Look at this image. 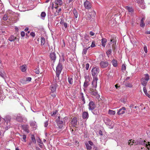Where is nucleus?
Masks as SVG:
<instances>
[{"mask_svg":"<svg viewBox=\"0 0 150 150\" xmlns=\"http://www.w3.org/2000/svg\"><path fill=\"white\" fill-rule=\"evenodd\" d=\"M134 140L131 139L129 140L128 142V144L130 145H133V143H135V145H142L144 146L147 148V149L149 150L150 147V144L149 142H148V144H147V142H146L145 140H143L141 139H137L136 141L134 142Z\"/></svg>","mask_w":150,"mask_h":150,"instance_id":"obj_1","label":"nucleus"},{"mask_svg":"<svg viewBox=\"0 0 150 150\" xmlns=\"http://www.w3.org/2000/svg\"><path fill=\"white\" fill-rule=\"evenodd\" d=\"M65 117L61 118L60 116H58L56 120V122L58 127L62 129L63 127V124L65 123L64 119Z\"/></svg>","mask_w":150,"mask_h":150,"instance_id":"obj_2","label":"nucleus"},{"mask_svg":"<svg viewBox=\"0 0 150 150\" xmlns=\"http://www.w3.org/2000/svg\"><path fill=\"white\" fill-rule=\"evenodd\" d=\"M62 69L63 67L62 64L59 62L56 67V76L57 77L58 79H59V76Z\"/></svg>","mask_w":150,"mask_h":150,"instance_id":"obj_3","label":"nucleus"},{"mask_svg":"<svg viewBox=\"0 0 150 150\" xmlns=\"http://www.w3.org/2000/svg\"><path fill=\"white\" fill-rule=\"evenodd\" d=\"M104 121L106 125L109 126V128L110 129H112L114 126V124L108 118H105Z\"/></svg>","mask_w":150,"mask_h":150,"instance_id":"obj_4","label":"nucleus"},{"mask_svg":"<svg viewBox=\"0 0 150 150\" xmlns=\"http://www.w3.org/2000/svg\"><path fill=\"white\" fill-rule=\"evenodd\" d=\"M89 93L91 95L96 97L97 99H99L100 97L99 95L98 94L97 91L96 89L90 88L89 89Z\"/></svg>","mask_w":150,"mask_h":150,"instance_id":"obj_5","label":"nucleus"},{"mask_svg":"<svg viewBox=\"0 0 150 150\" xmlns=\"http://www.w3.org/2000/svg\"><path fill=\"white\" fill-rule=\"evenodd\" d=\"M49 51L51 52L50 54V57L51 60L54 62L56 59V56L55 53V50L53 49H50Z\"/></svg>","mask_w":150,"mask_h":150,"instance_id":"obj_6","label":"nucleus"},{"mask_svg":"<svg viewBox=\"0 0 150 150\" xmlns=\"http://www.w3.org/2000/svg\"><path fill=\"white\" fill-rule=\"evenodd\" d=\"M99 71L100 69L98 68H93L91 71L92 76L93 77H97Z\"/></svg>","mask_w":150,"mask_h":150,"instance_id":"obj_7","label":"nucleus"},{"mask_svg":"<svg viewBox=\"0 0 150 150\" xmlns=\"http://www.w3.org/2000/svg\"><path fill=\"white\" fill-rule=\"evenodd\" d=\"M14 118L17 121L19 122H21L24 119V117L20 114H18L14 115Z\"/></svg>","mask_w":150,"mask_h":150,"instance_id":"obj_8","label":"nucleus"},{"mask_svg":"<svg viewBox=\"0 0 150 150\" xmlns=\"http://www.w3.org/2000/svg\"><path fill=\"white\" fill-rule=\"evenodd\" d=\"M84 6L86 9H89L92 7V4L89 1L86 0L84 3Z\"/></svg>","mask_w":150,"mask_h":150,"instance_id":"obj_9","label":"nucleus"},{"mask_svg":"<svg viewBox=\"0 0 150 150\" xmlns=\"http://www.w3.org/2000/svg\"><path fill=\"white\" fill-rule=\"evenodd\" d=\"M11 120V117L9 116H7L4 119L5 121L4 124L6 125V126L8 127L10 126V122Z\"/></svg>","mask_w":150,"mask_h":150,"instance_id":"obj_10","label":"nucleus"},{"mask_svg":"<svg viewBox=\"0 0 150 150\" xmlns=\"http://www.w3.org/2000/svg\"><path fill=\"white\" fill-rule=\"evenodd\" d=\"M88 109L90 110H93L96 107V105L94 102L92 101H91L88 104Z\"/></svg>","mask_w":150,"mask_h":150,"instance_id":"obj_11","label":"nucleus"},{"mask_svg":"<svg viewBox=\"0 0 150 150\" xmlns=\"http://www.w3.org/2000/svg\"><path fill=\"white\" fill-rule=\"evenodd\" d=\"M100 65L102 68H105L108 65V63L106 61H102L100 63Z\"/></svg>","mask_w":150,"mask_h":150,"instance_id":"obj_12","label":"nucleus"},{"mask_svg":"<svg viewBox=\"0 0 150 150\" xmlns=\"http://www.w3.org/2000/svg\"><path fill=\"white\" fill-rule=\"evenodd\" d=\"M98 80L97 77H93V81L92 83V87L95 89L97 87V81Z\"/></svg>","mask_w":150,"mask_h":150,"instance_id":"obj_13","label":"nucleus"},{"mask_svg":"<svg viewBox=\"0 0 150 150\" xmlns=\"http://www.w3.org/2000/svg\"><path fill=\"white\" fill-rule=\"evenodd\" d=\"M57 85L56 83H55L52 84L50 87V89L51 90V91L53 92H56V90L57 88Z\"/></svg>","mask_w":150,"mask_h":150,"instance_id":"obj_14","label":"nucleus"},{"mask_svg":"<svg viewBox=\"0 0 150 150\" xmlns=\"http://www.w3.org/2000/svg\"><path fill=\"white\" fill-rule=\"evenodd\" d=\"M30 124L31 127H32L33 130H35L36 129L37 125L36 122L34 121H31L30 122Z\"/></svg>","mask_w":150,"mask_h":150,"instance_id":"obj_15","label":"nucleus"},{"mask_svg":"<svg viewBox=\"0 0 150 150\" xmlns=\"http://www.w3.org/2000/svg\"><path fill=\"white\" fill-rule=\"evenodd\" d=\"M126 110V108L125 107H122L117 112V114L119 115L123 114L125 113V111Z\"/></svg>","mask_w":150,"mask_h":150,"instance_id":"obj_16","label":"nucleus"},{"mask_svg":"<svg viewBox=\"0 0 150 150\" xmlns=\"http://www.w3.org/2000/svg\"><path fill=\"white\" fill-rule=\"evenodd\" d=\"M77 118L76 117H74L72 120L71 124L72 126L75 127L77 125Z\"/></svg>","mask_w":150,"mask_h":150,"instance_id":"obj_17","label":"nucleus"},{"mask_svg":"<svg viewBox=\"0 0 150 150\" xmlns=\"http://www.w3.org/2000/svg\"><path fill=\"white\" fill-rule=\"evenodd\" d=\"M82 116L83 119H87L89 117L88 114V112L84 111L83 112Z\"/></svg>","mask_w":150,"mask_h":150,"instance_id":"obj_18","label":"nucleus"},{"mask_svg":"<svg viewBox=\"0 0 150 150\" xmlns=\"http://www.w3.org/2000/svg\"><path fill=\"white\" fill-rule=\"evenodd\" d=\"M90 81L89 79L86 78L84 83L83 87L84 88H86L89 85V82Z\"/></svg>","mask_w":150,"mask_h":150,"instance_id":"obj_19","label":"nucleus"},{"mask_svg":"<svg viewBox=\"0 0 150 150\" xmlns=\"http://www.w3.org/2000/svg\"><path fill=\"white\" fill-rule=\"evenodd\" d=\"M22 128L24 131L28 133L29 132V130H28L29 126L28 125H24L22 126Z\"/></svg>","mask_w":150,"mask_h":150,"instance_id":"obj_20","label":"nucleus"},{"mask_svg":"<svg viewBox=\"0 0 150 150\" xmlns=\"http://www.w3.org/2000/svg\"><path fill=\"white\" fill-rule=\"evenodd\" d=\"M147 81H146L144 79L143 77L141 78V84L144 86H146L148 82Z\"/></svg>","mask_w":150,"mask_h":150,"instance_id":"obj_21","label":"nucleus"},{"mask_svg":"<svg viewBox=\"0 0 150 150\" xmlns=\"http://www.w3.org/2000/svg\"><path fill=\"white\" fill-rule=\"evenodd\" d=\"M125 8L127 9L129 12L132 14L134 12V10L132 7H131L128 6H126L125 7Z\"/></svg>","mask_w":150,"mask_h":150,"instance_id":"obj_22","label":"nucleus"},{"mask_svg":"<svg viewBox=\"0 0 150 150\" xmlns=\"http://www.w3.org/2000/svg\"><path fill=\"white\" fill-rule=\"evenodd\" d=\"M79 97L80 99L83 102V104H84L85 103V98L83 96V93L81 92L79 94Z\"/></svg>","mask_w":150,"mask_h":150,"instance_id":"obj_23","label":"nucleus"},{"mask_svg":"<svg viewBox=\"0 0 150 150\" xmlns=\"http://www.w3.org/2000/svg\"><path fill=\"white\" fill-rule=\"evenodd\" d=\"M63 18H62L60 19L61 21L60 23L62 25H63L65 28H67V24L66 23H65L63 20Z\"/></svg>","mask_w":150,"mask_h":150,"instance_id":"obj_24","label":"nucleus"},{"mask_svg":"<svg viewBox=\"0 0 150 150\" xmlns=\"http://www.w3.org/2000/svg\"><path fill=\"white\" fill-rule=\"evenodd\" d=\"M17 39H18V38L12 35L10 36L8 39V40L11 42H12L14 41L15 40H16Z\"/></svg>","mask_w":150,"mask_h":150,"instance_id":"obj_25","label":"nucleus"},{"mask_svg":"<svg viewBox=\"0 0 150 150\" xmlns=\"http://www.w3.org/2000/svg\"><path fill=\"white\" fill-rule=\"evenodd\" d=\"M68 81L69 84H71L73 83V76H69L68 77Z\"/></svg>","mask_w":150,"mask_h":150,"instance_id":"obj_26","label":"nucleus"},{"mask_svg":"<svg viewBox=\"0 0 150 150\" xmlns=\"http://www.w3.org/2000/svg\"><path fill=\"white\" fill-rule=\"evenodd\" d=\"M107 41V40L105 38H103L101 40L102 45L104 47L105 46Z\"/></svg>","mask_w":150,"mask_h":150,"instance_id":"obj_27","label":"nucleus"},{"mask_svg":"<svg viewBox=\"0 0 150 150\" xmlns=\"http://www.w3.org/2000/svg\"><path fill=\"white\" fill-rule=\"evenodd\" d=\"M55 4L57 5L61 6L63 2L61 0H55Z\"/></svg>","mask_w":150,"mask_h":150,"instance_id":"obj_28","label":"nucleus"},{"mask_svg":"<svg viewBox=\"0 0 150 150\" xmlns=\"http://www.w3.org/2000/svg\"><path fill=\"white\" fill-rule=\"evenodd\" d=\"M21 69L22 72H25L27 70V66L26 65H23L21 67Z\"/></svg>","mask_w":150,"mask_h":150,"instance_id":"obj_29","label":"nucleus"},{"mask_svg":"<svg viewBox=\"0 0 150 150\" xmlns=\"http://www.w3.org/2000/svg\"><path fill=\"white\" fill-rule=\"evenodd\" d=\"M112 64L114 67H116L117 66V61L113 59L112 61Z\"/></svg>","mask_w":150,"mask_h":150,"instance_id":"obj_30","label":"nucleus"},{"mask_svg":"<svg viewBox=\"0 0 150 150\" xmlns=\"http://www.w3.org/2000/svg\"><path fill=\"white\" fill-rule=\"evenodd\" d=\"M144 18H142L141 20L140 23V26L142 27H144L145 26V23L144 22Z\"/></svg>","mask_w":150,"mask_h":150,"instance_id":"obj_31","label":"nucleus"},{"mask_svg":"<svg viewBox=\"0 0 150 150\" xmlns=\"http://www.w3.org/2000/svg\"><path fill=\"white\" fill-rule=\"evenodd\" d=\"M144 77H143L144 79L146 81H148L149 80V76L148 74H145L144 75Z\"/></svg>","mask_w":150,"mask_h":150,"instance_id":"obj_32","label":"nucleus"},{"mask_svg":"<svg viewBox=\"0 0 150 150\" xmlns=\"http://www.w3.org/2000/svg\"><path fill=\"white\" fill-rule=\"evenodd\" d=\"M73 14L74 15V17L76 18L78 17V13L76 9L74 8L73 10Z\"/></svg>","mask_w":150,"mask_h":150,"instance_id":"obj_33","label":"nucleus"},{"mask_svg":"<svg viewBox=\"0 0 150 150\" xmlns=\"http://www.w3.org/2000/svg\"><path fill=\"white\" fill-rule=\"evenodd\" d=\"M41 43L42 45H44L45 43V39L43 37H41Z\"/></svg>","mask_w":150,"mask_h":150,"instance_id":"obj_34","label":"nucleus"},{"mask_svg":"<svg viewBox=\"0 0 150 150\" xmlns=\"http://www.w3.org/2000/svg\"><path fill=\"white\" fill-rule=\"evenodd\" d=\"M90 48V47H88V48H84L82 51V54H86L87 53V51Z\"/></svg>","mask_w":150,"mask_h":150,"instance_id":"obj_35","label":"nucleus"},{"mask_svg":"<svg viewBox=\"0 0 150 150\" xmlns=\"http://www.w3.org/2000/svg\"><path fill=\"white\" fill-rule=\"evenodd\" d=\"M108 113L110 115H114L115 114V111L109 110L108 111Z\"/></svg>","mask_w":150,"mask_h":150,"instance_id":"obj_36","label":"nucleus"},{"mask_svg":"<svg viewBox=\"0 0 150 150\" xmlns=\"http://www.w3.org/2000/svg\"><path fill=\"white\" fill-rule=\"evenodd\" d=\"M92 13H93L94 16L96 15V13L94 12H93L91 13H89L87 15V16H90L88 18L89 19H90L91 18H92V16H91V15L92 14Z\"/></svg>","mask_w":150,"mask_h":150,"instance_id":"obj_37","label":"nucleus"},{"mask_svg":"<svg viewBox=\"0 0 150 150\" xmlns=\"http://www.w3.org/2000/svg\"><path fill=\"white\" fill-rule=\"evenodd\" d=\"M86 149L87 150H91L92 149V147L91 146L89 145V144L88 143H86L85 144Z\"/></svg>","mask_w":150,"mask_h":150,"instance_id":"obj_38","label":"nucleus"},{"mask_svg":"<svg viewBox=\"0 0 150 150\" xmlns=\"http://www.w3.org/2000/svg\"><path fill=\"white\" fill-rule=\"evenodd\" d=\"M144 3H140V7L143 9H144L145 8V5Z\"/></svg>","mask_w":150,"mask_h":150,"instance_id":"obj_39","label":"nucleus"},{"mask_svg":"<svg viewBox=\"0 0 150 150\" xmlns=\"http://www.w3.org/2000/svg\"><path fill=\"white\" fill-rule=\"evenodd\" d=\"M20 82L23 84H26L27 83L26 79H23L20 80Z\"/></svg>","mask_w":150,"mask_h":150,"instance_id":"obj_40","label":"nucleus"},{"mask_svg":"<svg viewBox=\"0 0 150 150\" xmlns=\"http://www.w3.org/2000/svg\"><path fill=\"white\" fill-rule=\"evenodd\" d=\"M92 112L94 115H98L99 113L98 110L96 109L95 110H93L92 111Z\"/></svg>","mask_w":150,"mask_h":150,"instance_id":"obj_41","label":"nucleus"},{"mask_svg":"<svg viewBox=\"0 0 150 150\" xmlns=\"http://www.w3.org/2000/svg\"><path fill=\"white\" fill-rule=\"evenodd\" d=\"M32 142L34 144H35L36 142V140L35 138V137L34 135H33L31 136V137Z\"/></svg>","mask_w":150,"mask_h":150,"instance_id":"obj_42","label":"nucleus"},{"mask_svg":"<svg viewBox=\"0 0 150 150\" xmlns=\"http://www.w3.org/2000/svg\"><path fill=\"white\" fill-rule=\"evenodd\" d=\"M50 94L53 97H55L56 95V92H53L52 91L50 92Z\"/></svg>","mask_w":150,"mask_h":150,"instance_id":"obj_43","label":"nucleus"},{"mask_svg":"<svg viewBox=\"0 0 150 150\" xmlns=\"http://www.w3.org/2000/svg\"><path fill=\"white\" fill-rule=\"evenodd\" d=\"M125 85L127 87L130 88L132 86V84L128 82H126L125 83Z\"/></svg>","mask_w":150,"mask_h":150,"instance_id":"obj_44","label":"nucleus"},{"mask_svg":"<svg viewBox=\"0 0 150 150\" xmlns=\"http://www.w3.org/2000/svg\"><path fill=\"white\" fill-rule=\"evenodd\" d=\"M35 72L36 74H38L40 73V71H39V69L38 67L36 68L35 70L34 71Z\"/></svg>","mask_w":150,"mask_h":150,"instance_id":"obj_45","label":"nucleus"},{"mask_svg":"<svg viewBox=\"0 0 150 150\" xmlns=\"http://www.w3.org/2000/svg\"><path fill=\"white\" fill-rule=\"evenodd\" d=\"M112 52V50L111 49H109L107 50L106 53L108 55H110Z\"/></svg>","mask_w":150,"mask_h":150,"instance_id":"obj_46","label":"nucleus"},{"mask_svg":"<svg viewBox=\"0 0 150 150\" xmlns=\"http://www.w3.org/2000/svg\"><path fill=\"white\" fill-rule=\"evenodd\" d=\"M41 16L42 18H44L46 16V13L44 12H42L41 14Z\"/></svg>","mask_w":150,"mask_h":150,"instance_id":"obj_47","label":"nucleus"},{"mask_svg":"<svg viewBox=\"0 0 150 150\" xmlns=\"http://www.w3.org/2000/svg\"><path fill=\"white\" fill-rule=\"evenodd\" d=\"M126 69V66L125 64H123L122 66V71H124Z\"/></svg>","mask_w":150,"mask_h":150,"instance_id":"obj_48","label":"nucleus"},{"mask_svg":"<svg viewBox=\"0 0 150 150\" xmlns=\"http://www.w3.org/2000/svg\"><path fill=\"white\" fill-rule=\"evenodd\" d=\"M21 136H22L23 137V139L24 141L25 142H26V136L25 135H20Z\"/></svg>","mask_w":150,"mask_h":150,"instance_id":"obj_49","label":"nucleus"},{"mask_svg":"<svg viewBox=\"0 0 150 150\" xmlns=\"http://www.w3.org/2000/svg\"><path fill=\"white\" fill-rule=\"evenodd\" d=\"M26 81H27V83L28 82H29L31 80V78L30 77H28L26 79Z\"/></svg>","mask_w":150,"mask_h":150,"instance_id":"obj_50","label":"nucleus"},{"mask_svg":"<svg viewBox=\"0 0 150 150\" xmlns=\"http://www.w3.org/2000/svg\"><path fill=\"white\" fill-rule=\"evenodd\" d=\"M8 19V17L6 15H5L3 18V19L4 21H6Z\"/></svg>","mask_w":150,"mask_h":150,"instance_id":"obj_51","label":"nucleus"},{"mask_svg":"<svg viewBox=\"0 0 150 150\" xmlns=\"http://www.w3.org/2000/svg\"><path fill=\"white\" fill-rule=\"evenodd\" d=\"M137 3L140 4V3H144V0H137Z\"/></svg>","mask_w":150,"mask_h":150,"instance_id":"obj_52","label":"nucleus"},{"mask_svg":"<svg viewBox=\"0 0 150 150\" xmlns=\"http://www.w3.org/2000/svg\"><path fill=\"white\" fill-rule=\"evenodd\" d=\"M144 50L145 52L146 53H147V48L146 45H144Z\"/></svg>","mask_w":150,"mask_h":150,"instance_id":"obj_53","label":"nucleus"},{"mask_svg":"<svg viewBox=\"0 0 150 150\" xmlns=\"http://www.w3.org/2000/svg\"><path fill=\"white\" fill-rule=\"evenodd\" d=\"M96 46L95 44V42L94 41H93L92 42L91 45V47H95Z\"/></svg>","mask_w":150,"mask_h":150,"instance_id":"obj_54","label":"nucleus"},{"mask_svg":"<svg viewBox=\"0 0 150 150\" xmlns=\"http://www.w3.org/2000/svg\"><path fill=\"white\" fill-rule=\"evenodd\" d=\"M21 36L22 37H24L25 36V32L23 31H22L21 33Z\"/></svg>","mask_w":150,"mask_h":150,"instance_id":"obj_55","label":"nucleus"},{"mask_svg":"<svg viewBox=\"0 0 150 150\" xmlns=\"http://www.w3.org/2000/svg\"><path fill=\"white\" fill-rule=\"evenodd\" d=\"M30 35L33 37H34L35 36V34L34 32H32L30 33Z\"/></svg>","mask_w":150,"mask_h":150,"instance_id":"obj_56","label":"nucleus"},{"mask_svg":"<svg viewBox=\"0 0 150 150\" xmlns=\"http://www.w3.org/2000/svg\"><path fill=\"white\" fill-rule=\"evenodd\" d=\"M62 9L61 8H59L57 11H56V12H57V14L56 15H58L59 14V13L61 11Z\"/></svg>","mask_w":150,"mask_h":150,"instance_id":"obj_57","label":"nucleus"},{"mask_svg":"<svg viewBox=\"0 0 150 150\" xmlns=\"http://www.w3.org/2000/svg\"><path fill=\"white\" fill-rule=\"evenodd\" d=\"M89 66V64L87 63L86 64V69L87 70H88V69Z\"/></svg>","mask_w":150,"mask_h":150,"instance_id":"obj_58","label":"nucleus"},{"mask_svg":"<svg viewBox=\"0 0 150 150\" xmlns=\"http://www.w3.org/2000/svg\"><path fill=\"white\" fill-rule=\"evenodd\" d=\"M147 133L148 136L150 137V129L147 131Z\"/></svg>","mask_w":150,"mask_h":150,"instance_id":"obj_59","label":"nucleus"},{"mask_svg":"<svg viewBox=\"0 0 150 150\" xmlns=\"http://www.w3.org/2000/svg\"><path fill=\"white\" fill-rule=\"evenodd\" d=\"M48 125V121H46L44 123V127H46Z\"/></svg>","mask_w":150,"mask_h":150,"instance_id":"obj_60","label":"nucleus"},{"mask_svg":"<svg viewBox=\"0 0 150 150\" xmlns=\"http://www.w3.org/2000/svg\"><path fill=\"white\" fill-rule=\"evenodd\" d=\"M88 143L91 146H93V142L91 141H89Z\"/></svg>","mask_w":150,"mask_h":150,"instance_id":"obj_61","label":"nucleus"},{"mask_svg":"<svg viewBox=\"0 0 150 150\" xmlns=\"http://www.w3.org/2000/svg\"><path fill=\"white\" fill-rule=\"evenodd\" d=\"M57 111H56L55 112H53V113L51 115L52 116H53L54 115H55L57 113Z\"/></svg>","mask_w":150,"mask_h":150,"instance_id":"obj_62","label":"nucleus"},{"mask_svg":"<svg viewBox=\"0 0 150 150\" xmlns=\"http://www.w3.org/2000/svg\"><path fill=\"white\" fill-rule=\"evenodd\" d=\"M94 147L93 149V150H99L94 145Z\"/></svg>","mask_w":150,"mask_h":150,"instance_id":"obj_63","label":"nucleus"},{"mask_svg":"<svg viewBox=\"0 0 150 150\" xmlns=\"http://www.w3.org/2000/svg\"><path fill=\"white\" fill-rule=\"evenodd\" d=\"M89 34H90L91 35V36H93L94 35V32H93L92 31H90L89 33Z\"/></svg>","mask_w":150,"mask_h":150,"instance_id":"obj_64","label":"nucleus"}]
</instances>
